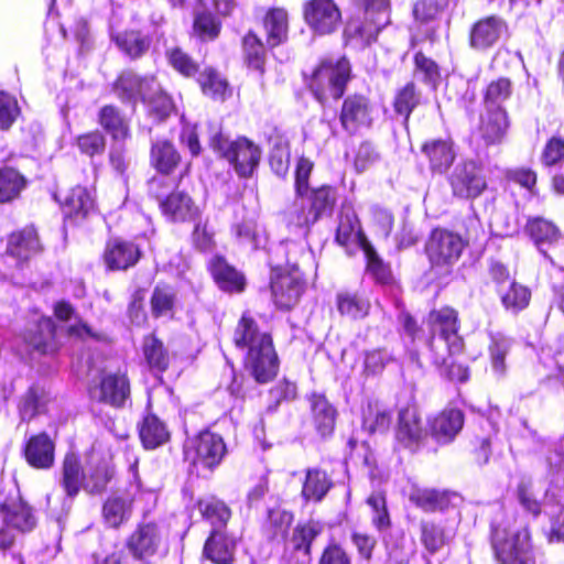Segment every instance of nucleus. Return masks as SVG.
<instances>
[{
  "label": "nucleus",
  "instance_id": "f257e3e1",
  "mask_svg": "<svg viewBox=\"0 0 564 564\" xmlns=\"http://www.w3.org/2000/svg\"><path fill=\"white\" fill-rule=\"evenodd\" d=\"M234 341L237 347L247 350L245 366L258 382L273 379L278 372V356L272 338L268 333L260 332L247 314L242 315L236 327Z\"/></svg>",
  "mask_w": 564,
  "mask_h": 564
},
{
  "label": "nucleus",
  "instance_id": "f03ea898",
  "mask_svg": "<svg viewBox=\"0 0 564 564\" xmlns=\"http://www.w3.org/2000/svg\"><path fill=\"white\" fill-rule=\"evenodd\" d=\"M427 324L432 334L429 345L435 364H446V352L457 355L463 350V338L458 334V314L454 308L444 306L431 311Z\"/></svg>",
  "mask_w": 564,
  "mask_h": 564
},
{
  "label": "nucleus",
  "instance_id": "7ed1b4c3",
  "mask_svg": "<svg viewBox=\"0 0 564 564\" xmlns=\"http://www.w3.org/2000/svg\"><path fill=\"white\" fill-rule=\"evenodd\" d=\"M209 145L232 165L240 177H250L260 163V148L247 138L230 141L217 131L210 135Z\"/></svg>",
  "mask_w": 564,
  "mask_h": 564
},
{
  "label": "nucleus",
  "instance_id": "20e7f679",
  "mask_svg": "<svg viewBox=\"0 0 564 564\" xmlns=\"http://www.w3.org/2000/svg\"><path fill=\"white\" fill-rule=\"evenodd\" d=\"M349 75L350 65L345 57L336 62L325 61L313 74L310 84L311 90L321 102H324L328 97L338 99L345 91Z\"/></svg>",
  "mask_w": 564,
  "mask_h": 564
},
{
  "label": "nucleus",
  "instance_id": "39448f33",
  "mask_svg": "<svg viewBox=\"0 0 564 564\" xmlns=\"http://www.w3.org/2000/svg\"><path fill=\"white\" fill-rule=\"evenodd\" d=\"M336 200L335 191L330 186L308 189V193L296 197L290 212V221L297 227L315 224L321 217L332 213Z\"/></svg>",
  "mask_w": 564,
  "mask_h": 564
},
{
  "label": "nucleus",
  "instance_id": "423d86ee",
  "mask_svg": "<svg viewBox=\"0 0 564 564\" xmlns=\"http://www.w3.org/2000/svg\"><path fill=\"white\" fill-rule=\"evenodd\" d=\"M492 545L498 560L503 564H529L533 561V547L527 528L511 533L495 529Z\"/></svg>",
  "mask_w": 564,
  "mask_h": 564
},
{
  "label": "nucleus",
  "instance_id": "0eeeda50",
  "mask_svg": "<svg viewBox=\"0 0 564 564\" xmlns=\"http://www.w3.org/2000/svg\"><path fill=\"white\" fill-rule=\"evenodd\" d=\"M166 184L165 177H154L150 182V192L159 200L162 214L171 221H191L199 215V207L195 204L188 193L174 191L169 195L160 192Z\"/></svg>",
  "mask_w": 564,
  "mask_h": 564
},
{
  "label": "nucleus",
  "instance_id": "6e6552de",
  "mask_svg": "<svg viewBox=\"0 0 564 564\" xmlns=\"http://www.w3.org/2000/svg\"><path fill=\"white\" fill-rule=\"evenodd\" d=\"M127 547L134 558L149 561L166 550L167 532L156 522L143 521L128 538Z\"/></svg>",
  "mask_w": 564,
  "mask_h": 564
},
{
  "label": "nucleus",
  "instance_id": "1a4fd4ad",
  "mask_svg": "<svg viewBox=\"0 0 564 564\" xmlns=\"http://www.w3.org/2000/svg\"><path fill=\"white\" fill-rule=\"evenodd\" d=\"M390 23L389 0H365V21H351L346 28L349 36H359L369 44Z\"/></svg>",
  "mask_w": 564,
  "mask_h": 564
},
{
  "label": "nucleus",
  "instance_id": "9d476101",
  "mask_svg": "<svg viewBox=\"0 0 564 564\" xmlns=\"http://www.w3.org/2000/svg\"><path fill=\"white\" fill-rule=\"evenodd\" d=\"M304 290L302 274L297 267L292 264L290 268L278 265L273 269L271 276V291L274 303L281 308L293 307Z\"/></svg>",
  "mask_w": 564,
  "mask_h": 564
},
{
  "label": "nucleus",
  "instance_id": "9b49d317",
  "mask_svg": "<svg viewBox=\"0 0 564 564\" xmlns=\"http://www.w3.org/2000/svg\"><path fill=\"white\" fill-rule=\"evenodd\" d=\"M308 28L318 35L334 33L341 22V12L333 0H308L303 6Z\"/></svg>",
  "mask_w": 564,
  "mask_h": 564
},
{
  "label": "nucleus",
  "instance_id": "f8f14e48",
  "mask_svg": "<svg viewBox=\"0 0 564 564\" xmlns=\"http://www.w3.org/2000/svg\"><path fill=\"white\" fill-rule=\"evenodd\" d=\"M449 184L456 197L466 199L480 196L487 187L482 169L474 161L457 164L449 176Z\"/></svg>",
  "mask_w": 564,
  "mask_h": 564
},
{
  "label": "nucleus",
  "instance_id": "ddd939ff",
  "mask_svg": "<svg viewBox=\"0 0 564 564\" xmlns=\"http://www.w3.org/2000/svg\"><path fill=\"white\" fill-rule=\"evenodd\" d=\"M463 249V239L444 229L433 230L426 243V253L433 267L452 265L458 260Z\"/></svg>",
  "mask_w": 564,
  "mask_h": 564
},
{
  "label": "nucleus",
  "instance_id": "4468645a",
  "mask_svg": "<svg viewBox=\"0 0 564 564\" xmlns=\"http://www.w3.org/2000/svg\"><path fill=\"white\" fill-rule=\"evenodd\" d=\"M507 32L506 22L498 15H489L473 24L469 32L471 48L485 52L491 48Z\"/></svg>",
  "mask_w": 564,
  "mask_h": 564
},
{
  "label": "nucleus",
  "instance_id": "2eb2a0df",
  "mask_svg": "<svg viewBox=\"0 0 564 564\" xmlns=\"http://www.w3.org/2000/svg\"><path fill=\"white\" fill-rule=\"evenodd\" d=\"M192 448L195 453L194 464L208 469L219 465L226 454V445L223 438L209 431L202 432L193 440Z\"/></svg>",
  "mask_w": 564,
  "mask_h": 564
},
{
  "label": "nucleus",
  "instance_id": "dca6fc26",
  "mask_svg": "<svg viewBox=\"0 0 564 564\" xmlns=\"http://www.w3.org/2000/svg\"><path fill=\"white\" fill-rule=\"evenodd\" d=\"M3 524L19 532H29L36 525V518L30 506L20 497L10 498L0 507Z\"/></svg>",
  "mask_w": 564,
  "mask_h": 564
},
{
  "label": "nucleus",
  "instance_id": "f3484780",
  "mask_svg": "<svg viewBox=\"0 0 564 564\" xmlns=\"http://www.w3.org/2000/svg\"><path fill=\"white\" fill-rule=\"evenodd\" d=\"M371 106L362 95H352L344 100L340 122L348 132H355L358 128L371 123Z\"/></svg>",
  "mask_w": 564,
  "mask_h": 564
},
{
  "label": "nucleus",
  "instance_id": "a211bd4d",
  "mask_svg": "<svg viewBox=\"0 0 564 564\" xmlns=\"http://www.w3.org/2000/svg\"><path fill=\"white\" fill-rule=\"evenodd\" d=\"M426 436L419 411L415 406L402 409L399 414L397 440L404 447L416 448Z\"/></svg>",
  "mask_w": 564,
  "mask_h": 564
},
{
  "label": "nucleus",
  "instance_id": "6ab92c4d",
  "mask_svg": "<svg viewBox=\"0 0 564 564\" xmlns=\"http://www.w3.org/2000/svg\"><path fill=\"white\" fill-rule=\"evenodd\" d=\"M156 87V80L153 76L139 77L131 70H124L115 83V93L121 99L135 100L141 98H152L151 91Z\"/></svg>",
  "mask_w": 564,
  "mask_h": 564
},
{
  "label": "nucleus",
  "instance_id": "aec40b11",
  "mask_svg": "<svg viewBox=\"0 0 564 564\" xmlns=\"http://www.w3.org/2000/svg\"><path fill=\"white\" fill-rule=\"evenodd\" d=\"M421 151L429 161L430 170L437 174H444L456 158L454 144L449 138L427 140L422 144Z\"/></svg>",
  "mask_w": 564,
  "mask_h": 564
},
{
  "label": "nucleus",
  "instance_id": "412c9836",
  "mask_svg": "<svg viewBox=\"0 0 564 564\" xmlns=\"http://www.w3.org/2000/svg\"><path fill=\"white\" fill-rule=\"evenodd\" d=\"M141 251L134 243L112 239L106 246L104 260L109 270H127L139 261Z\"/></svg>",
  "mask_w": 564,
  "mask_h": 564
},
{
  "label": "nucleus",
  "instance_id": "4be33fe9",
  "mask_svg": "<svg viewBox=\"0 0 564 564\" xmlns=\"http://www.w3.org/2000/svg\"><path fill=\"white\" fill-rule=\"evenodd\" d=\"M237 546V538L214 529L205 542L204 554L215 564H231Z\"/></svg>",
  "mask_w": 564,
  "mask_h": 564
},
{
  "label": "nucleus",
  "instance_id": "5701e85b",
  "mask_svg": "<svg viewBox=\"0 0 564 564\" xmlns=\"http://www.w3.org/2000/svg\"><path fill=\"white\" fill-rule=\"evenodd\" d=\"M90 393L93 398L121 406L130 394L129 380L123 373L107 375L101 380L100 387L91 390Z\"/></svg>",
  "mask_w": 564,
  "mask_h": 564
},
{
  "label": "nucleus",
  "instance_id": "b1692460",
  "mask_svg": "<svg viewBox=\"0 0 564 564\" xmlns=\"http://www.w3.org/2000/svg\"><path fill=\"white\" fill-rule=\"evenodd\" d=\"M464 425V415L457 409H445L431 422L432 436L442 444L452 442Z\"/></svg>",
  "mask_w": 564,
  "mask_h": 564
},
{
  "label": "nucleus",
  "instance_id": "393cba45",
  "mask_svg": "<svg viewBox=\"0 0 564 564\" xmlns=\"http://www.w3.org/2000/svg\"><path fill=\"white\" fill-rule=\"evenodd\" d=\"M24 455L32 467L51 468L54 464V443L44 433L32 436L25 445Z\"/></svg>",
  "mask_w": 564,
  "mask_h": 564
},
{
  "label": "nucleus",
  "instance_id": "a878e982",
  "mask_svg": "<svg viewBox=\"0 0 564 564\" xmlns=\"http://www.w3.org/2000/svg\"><path fill=\"white\" fill-rule=\"evenodd\" d=\"M86 473L84 471L79 458L74 453H68L63 462L62 477L59 485L62 486L66 498L73 500L84 489Z\"/></svg>",
  "mask_w": 564,
  "mask_h": 564
},
{
  "label": "nucleus",
  "instance_id": "bb28decb",
  "mask_svg": "<svg viewBox=\"0 0 564 564\" xmlns=\"http://www.w3.org/2000/svg\"><path fill=\"white\" fill-rule=\"evenodd\" d=\"M509 128L506 109H485L480 118V133L488 144L500 143Z\"/></svg>",
  "mask_w": 564,
  "mask_h": 564
},
{
  "label": "nucleus",
  "instance_id": "cd10ccee",
  "mask_svg": "<svg viewBox=\"0 0 564 564\" xmlns=\"http://www.w3.org/2000/svg\"><path fill=\"white\" fill-rule=\"evenodd\" d=\"M209 269L221 290L227 292H240L243 290V275L229 265L223 257H214L209 262Z\"/></svg>",
  "mask_w": 564,
  "mask_h": 564
},
{
  "label": "nucleus",
  "instance_id": "c85d7f7f",
  "mask_svg": "<svg viewBox=\"0 0 564 564\" xmlns=\"http://www.w3.org/2000/svg\"><path fill=\"white\" fill-rule=\"evenodd\" d=\"M409 500L425 512L443 511L449 506L447 492L412 485L408 492Z\"/></svg>",
  "mask_w": 564,
  "mask_h": 564
},
{
  "label": "nucleus",
  "instance_id": "c756f323",
  "mask_svg": "<svg viewBox=\"0 0 564 564\" xmlns=\"http://www.w3.org/2000/svg\"><path fill=\"white\" fill-rule=\"evenodd\" d=\"M139 435L143 446L148 449H154L170 438V432L165 423L151 413L145 415L140 423Z\"/></svg>",
  "mask_w": 564,
  "mask_h": 564
},
{
  "label": "nucleus",
  "instance_id": "7c9ffc66",
  "mask_svg": "<svg viewBox=\"0 0 564 564\" xmlns=\"http://www.w3.org/2000/svg\"><path fill=\"white\" fill-rule=\"evenodd\" d=\"M132 514V499L129 496L109 497L102 507V518L110 528H119L129 521Z\"/></svg>",
  "mask_w": 564,
  "mask_h": 564
},
{
  "label": "nucleus",
  "instance_id": "2f4dec72",
  "mask_svg": "<svg viewBox=\"0 0 564 564\" xmlns=\"http://www.w3.org/2000/svg\"><path fill=\"white\" fill-rule=\"evenodd\" d=\"M94 209V197L91 193L82 186L69 191L63 202V212L68 218H84Z\"/></svg>",
  "mask_w": 564,
  "mask_h": 564
},
{
  "label": "nucleus",
  "instance_id": "473e14b6",
  "mask_svg": "<svg viewBox=\"0 0 564 564\" xmlns=\"http://www.w3.org/2000/svg\"><path fill=\"white\" fill-rule=\"evenodd\" d=\"M263 25L269 47H275L288 39L289 20L284 9H271L264 17Z\"/></svg>",
  "mask_w": 564,
  "mask_h": 564
},
{
  "label": "nucleus",
  "instance_id": "72a5a7b5",
  "mask_svg": "<svg viewBox=\"0 0 564 564\" xmlns=\"http://www.w3.org/2000/svg\"><path fill=\"white\" fill-rule=\"evenodd\" d=\"M35 327L36 330L30 329L25 336L28 344L42 354L55 351V326L53 321L50 317H41Z\"/></svg>",
  "mask_w": 564,
  "mask_h": 564
},
{
  "label": "nucleus",
  "instance_id": "f704fd0d",
  "mask_svg": "<svg viewBox=\"0 0 564 564\" xmlns=\"http://www.w3.org/2000/svg\"><path fill=\"white\" fill-rule=\"evenodd\" d=\"M8 252L20 260H26L40 250L37 234L33 228H25L12 234L8 242Z\"/></svg>",
  "mask_w": 564,
  "mask_h": 564
},
{
  "label": "nucleus",
  "instance_id": "c9c22d12",
  "mask_svg": "<svg viewBox=\"0 0 564 564\" xmlns=\"http://www.w3.org/2000/svg\"><path fill=\"white\" fill-rule=\"evenodd\" d=\"M525 228L543 254H546L545 246H551L561 239L557 227L544 218L530 219Z\"/></svg>",
  "mask_w": 564,
  "mask_h": 564
},
{
  "label": "nucleus",
  "instance_id": "e433bc0d",
  "mask_svg": "<svg viewBox=\"0 0 564 564\" xmlns=\"http://www.w3.org/2000/svg\"><path fill=\"white\" fill-rule=\"evenodd\" d=\"M25 186L26 180L18 170L0 166V204L18 198Z\"/></svg>",
  "mask_w": 564,
  "mask_h": 564
},
{
  "label": "nucleus",
  "instance_id": "4c0bfd02",
  "mask_svg": "<svg viewBox=\"0 0 564 564\" xmlns=\"http://www.w3.org/2000/svg\"><path fill=\"white\" fill-rule=\"evenodd\" d=\"M312 413L315 426L321 435L330 434L335 425L336 410L324 395L314 394L312 397Z\"/></svg>",
  "mask_w": 564,
  "mask_h": 564
},
{
  "label": "nucleus",
  "instance_id": "58836bf2",
  "mask_svg": "<svg viewBox=\"0 0 564 564\" xmlns=\"http://www.w3.org/2000/svg\"><path fill=\"white\" fill-rule=\"evenodd\" d=\"M143 357L152 371L162 373L170 364V356L163 343L154 335L147 336L143 340Z\"/></svg>",
  "mask_w": 564,
  "mask_h": 564
},
{
  "label": "nucleus",
  "instance_id": "ea45409f",
  "mask_svg": "<svg viewBox=\"0 0 564 564\" xmlns=\"http://www.w3.org/2000/svg\"><path fill=\"white\" fill-rule=\"evenodd\" d=\"M99 122L116 141L129 135V126L124 117L113 106H105L99 111Z\"/></svg>",
  "mask_w": 564,
  "mask_h": 564
},
{
  "label": "nucleus",
  "instance_id": "a19ab883",
  "mask_svg": "<svg viewBox=\"0 0 564 564\" xmlns=\"http://www.w3.org/2000/svg\"><path fill=\"white\" fill-rule=\"evenodd\" d=\"M332 482L325 471L308 469L302 488L305 500L321 501L328 492Z\"/></svg>",
  "mask_w": 564,
  "mask_h": 564
},
{
  "label": "nucleus",
  "instance_id": "79ce46f5",
  "mask_svg": "<svg viewBox=\"0 0 564 564\" xmlns=\"http://www.w3.org/2000/svg\"><path fill=\"white\" fill-rule=\"evenodd\" d=\"M391 423V413L378 402H369L362 411V427L369 433L384 432Z\"/></svg>",
  "mask_w": 564,
  "mask_h": 564
},
{
  "label": "nucleus",
  "instance_id": "37998d69",
  "mask_svg": "<svg viewBox=\"0 0 564 564\" xmlns=\"http://www.w3.org/2000/svg\"><path fill=\"white\" fill-rule=\"evenodd\" d=\"M48 395L44 388L39 386L31 387L22 397L19 411L23 421L31 420L45 409Z\"/></svg>",
  "mask_w": 564,
  "mask_h": 564
},
{
  "label": "nucleus",
  "instance_id": "c03bdc74",
  "mask_svg": "<svg viewBox=\"0 0 564 564\" xmlns=\"http://www.w3.org/2000/svg\"><path fill=\"white\" fill-rule=\"evenodd\" d=\"M118 47L131 58L142 56L150 46V39L138 31H126L113 35Z\"/></svg>",
  "mask_w": 564,
  "mask_h": 564
},
{
  "label": "nucleus",
  "instance_id": "a18cd8bd",
  "mask_svg": "<svg viewBox=\"0 0 564 564\" xmlns=\"http://www.w3.org/2000/svg\"><path fill=\"white\" fill-rule=\"evenodd\" d=\"M337 308L341 315L358 319L368 315L370 303L357 293L344 292L337 295Z\"/></svg>",
  "mask_w": 564,
  "mask_h": 564
},
{
  "label": "nucleus",
  "instance_id": "49530a36",
  "mask_svg": "<svg viewBox=\"0 0 564 564\" xmlns=\"http://www.w3.org/2000/svg\"><path fill=\"white\" fill-rule=\"evenodd\" d=\"M512 91V83L509 78L500 77L492 80L485 91V109H505L503 102L511 97Z\"/></svg>",
  "mask_w": 564,
  "mask_h": 564
},
{
  "label": "nucleus",
  "instance_id": "de8ad7c7",
  "mask_svg": "<svg viewBox=\"0 0 564 564\" xmlns=\"http://www.w3.org/2000/svg\"><path fill=\"white\" fill-rule=\"evenodd\" d=\"M151 160L161 173L169 174L178 164L180 154L172 143L158 141L152 145Z\"/></svg>",
  "mask_w": 564,
  "mask_h": 564
},
{
  "label": "nucleus",
  "instance_id": "09e8293b",
  "mask_svg": "<svg viewBox=\"0 0 564 564\" xmlns=\"http://www.w3.org/2000/svg\"><path fill=\"white\" fill-rule=\"evenodd\" d=\"M176 293L172 286L156 285L151 296V312L154 317L172 316Z\"/></svg>",
  "mask_w": 564,
  "mask_h": 564
},
{
  "label": "nucleus",
  "instance_id": "8fccbe9b",
  "mask_svg": "<svg viewBox=\"0 0 564 564\" xmlns=\"http://www.w3.org/2000/svg\"><path fill=\"white\" fill-rule=\"evenodd\" d=\"M367 505L371 509V523L379 531L384 532L391 525V519L387 507V498L382 491H373L367 498Z\"/></svg>",
  "mask_w": 564,
  "mask_h": 564
},
{
  "label": "nucleus",
  "instance_id": "3c124183",
  "mask_svg": "<svg viewBox=\"0 0 564 564\" xmlns=\"http://www.w3.org/2000/svg\"><path fill=\"white\" fill-rule=\"evenodd\" d=\"M242 45L248 66L263 73L265 50L261 40L253 32H249L243 37Z\"/></svg>",
  "mask_w": 564,
  "mask_h": 564
},
{
  "label": "nucleus",
  "instance_id": "603ef678",
  "mask_svg": "<svg viewBox=\"0 0 564 564\" xmlns=\"http://www.w3.org/2000/svg\"><path fill=\"white\" fill-rule=\"evenodd\" d=\"M530 299V290L517 282H512L509 289L501 293L502 305L512 314L524 310L529 305Z\"/></svg>",
  "mask_w": 564,
  "mask_h": 564
},
{
  "label": "nucleus",
  "instance_id": "864d4df0",
  "mask_svg": "<svg viewBox=\"0 0 564 564\" xmlns=\"http://www.w3.org/2000/svg\"><path fill=\"white\" fill-rule=\"evenodd\" d=\"M203 93L214 99L224 100L228 93V83L221 75L212 69H205L198 78Z\"/></svg>",
  "mask_w": 564,
  "mask_h": 564
},
{
  "label": "nucleus",
  "instance_id": "5fc2aeb1",
  "mask_svg": "<svg viewBox=\"0 0 564 564\" xmlns=\"http://www.w3.org/2000/svg\"><path fill=\"white\" fill-rule=\"evenodd\" d=\"M198 506L202 514L212 522L214 529L221 530L231 516L230 509L225 502L215 498L199 501Z\"/></svg>",
  "mask_w": 564,
  "mask_h": 564
},
{
  "label": "nucleus",
  "instance_id": "6e6d98bb",
  "mask_svg": "<svg viewBox=\"0 0 564 564\" xmlns=\"http://www.w3.org/2000/svg\"><path fill=\"white\" fill-rule=\"evenodd\" d=\"M510 348L511 339L502 334L491 335L489 355L491 360V368L498 376H502L506 372L505 358Z\"/></svg>",
  "mask_w": 564,
  "mask_h": 564
},
{
  "label": "nucleus",
  "instance_id": "4d7b16f0",
  "mask_svg": "<svg viewBox=\"0 0 564 564\" xmlns=\"http://www.w3.org/2000/svg\"><path fill=\"white\" fill-rule=\"evenodd\" d=\"M421 95L416 91L414 84L409 83L401 88L394 98V111L404 117V121L409 120V117L413 109L420 104Z\"/></svg>",
  "mask_w": 564,
  "mask_h": 564
},
{
  "label": "nucleus",
  "instance_id": "13d9d810",
  "mask_svg": "<svg viewBox=\"0 0 564 564\" xmlns=\"http://www.w3.org/2000/svg\"><path fill=\"white\" fill-rule=\"evenodd\" d=\"M421 542L430 553H435L444 546L446 538L442 527L427 520L420 523Z\"/></svg>",
  "mask_w": 564,
  "mask_h": 564
},
{
  "label": "nucleus",
  "instance_id": "bf43d9fd",
  "mask_svg": "<svg viewBox=\"0 0 564 564\" xmlns=\"http://www.w3.org/2000/svg\"><path fill=\"white\" fill-rule=\"evenodd\" d=\"M321 531L322 527L317 522L300 524L293 531L291 543L295 550L310 554L311 544Z\"/></svg>",
  "mask_w": 564,
  "mask_h": 564
},
{
  "label": "nucleus",
  "instance_id": "052dcab7",
  "mask_svg": "<svg viewBox=\"0 0 564 564\" xmlns=\"http://www.w3.org/2000/svg\"><path fill=\"white\" fill-rule=\"evenodd\" d=\"M194 30L202 39L213 40L219 33L220 23L210 12L203 10L196 13Z\"/></svg>",
  "mask_w": 564,
  "mask_h": 564
},
{
  "label": "nucleus",
  "instance_id": "680f3d73",
  "mask_svg": "<svg viewBox=\"0 0 564 564\" xmlns=\"http://www.w3.org/2000/svg\"><path fill=\"white\" fill-rule=\"evenodd\" d=\"M167 58L172 67L184 76H193L198 72V64L178 47L167 52Z\"/></svg>",
  "mask_w": 564,
  "mask_h": 564
},
{
  "label": "nucleus",
  "instance_id": "e2e57ef3",
  "mask_svg": "<svg viewBox=\"0 0 564 564\" xmlns=\"http://www.w3.org/2000/svg\"><path fill=\"white\" fill-rule=\"evenodd\" d=\"M110 479V473L105 464L96 466L95 469L86 473L84 490L89 494H99L104 491Z\"/></svg>",
  "mask_w": 564,
  "mask_h": 564
},
{
  "label": "nucleus",
  "instance_id": "0e129e2a",
  "mask_svg": "<svg viewBox=\"0 0 564 564\" xmlns=\"http://www.w3.org/2000/svg\"><path fill=\"white\" fill-rule=\"evenodd\" d=\"M564 160V139L561 137H552L545 144L541 162L545 166L560 164Z\"/></svg>",
  "mask_w": 564,
  "mask_h": 564
},
{
  "label": "nucleus",
  "instance_id": "69168bd1",
  "mask_svg": "<svg viewBox=\"0 0 564 564\" xmlns=\"http://www.w3.org/2000/svg\"><path fill=\"white\" fill-rule=\"evenodd\" d=\"M367 258V271L380 283H388L391 278L390 269L379 259L376 251L367 246L365 248Z\"/></svg>",
  "mask_w": 564,
  "mask_h": 564
},
{
  "label": "nucleus",
  "instance_id": "338daca9",
  "mask_svg": "<svg viewBox=\"0 0 564 564\" xmlns=\"http://www.w3.org/2000/svg\"><path fill=\"white\" fill-rule=\"evenodd\" d=\"M379 159L380 155L375 147L369 142H362L355 155V169L357 172L362 173L373 166Z\"/></svg>",
  "mask_w": 564,
  "mask_h": 564
},
{
  "label": "nucleus",
  "instance_id": "774afa93",
  "mask_svg": "<svg viewBox=\"0 0 564 564\" xmlns=\"http://www.w3.org/2000/svg\"><path fill=\"white\" fill-rule=\"evenodd\" d=\"M19 115L17 100L4 91H0V128L9 129Z\"/></svg>",
  "mask_w": 564,
  "mask_h": 564
}]
</instances>
